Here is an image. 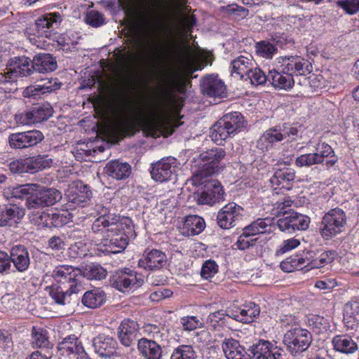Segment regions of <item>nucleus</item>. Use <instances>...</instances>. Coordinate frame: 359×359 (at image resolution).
I'll return each instance as SVG.
<instances>
[{
  "label": "nucleus",
  "instance_id": "16",
  "mask_svg": "<svg viewBox=\"0 0 359 359\" xmlns=\"http://www.w3.org/2000/svg\"><path fill=\"white\" fill-rule=\"evenodd\" d=\"M203 95L211 97H223L226 95V86L217 76L208 75L201 81Z\"/></svg>",
  "mask_w": 359,
  "mask_h": 359
},
{
  "label": "nucleus",
  "instance_id": "27",
  "mask_svg": "<svg viewBox=\"0 0 359 359\" xmlns=\"http://www.w3.org/2000/svg\"><path fill=\"white\" fill-rule=\"evenodd\" d=\"M283 140L280 126H276L266 130L259 137L257 147L259 149L268 150L272 145Z\"/></svg>",
  "mask_w": 359,
  "mask_h": 359
},
{
  "label": "nucleus",
  "instance_id": "58",
  "mask_svg": "<svg viewBox=\"0 0 359 359\" xmlns=\"http://www.w3.org/2000/svg\"><path fill=\"white\" fill-rule=\"evenodd\" d=\"M216 195H213L212 198L205 190L202 189L195 194V199L198 204L200 205H212L219 201V192H215Z\"/></svg>",
  "mask_w": 359,
  "mask_h": 359
},
{
  "label": "nucleus",
  "instance_id": "50",
  "mask_svg": "<svg viewBox=\"0 0 359 359\" xmlns=\"http://www.w3.org/2000/svg\"><path fill=\"white\" fill-rule=\"evenodd\" d=\"M280 269L287 273L292 272L296 269L304 268L303 256L292 257L283 261L280 264Z\"/></svg>",
  "mask_w": 359,
  "mask_h": 359
},
{
  "label": "nucleus",
  "instance_id": "45",
  "mask_svg": "<svg viewBox=\"0 0 359 359\" xmlns=\"http://www.w3.org/2000/svg\"><path fill=\"white\" fill-rule=\"evenodd\" d=\"M49 294L58 305H66L69 303V297L73 294L69 292V288L65 290L62 286L52 285L49 288Z\"/></svg>",
  "mask_w": 359,
  "mask_h": 359
},
{
  "label": "nucleus",
  "instance_id": "38",
  "mask_svg": "<svg viewBox=\"0 0 359 359\" xmlns=\"http://www.w3.org/2000/svg\"><path fill=\"white\" fill-rule=\"evenodd\" d=\"M118 222V218H110L109 219H105V217H98L94 221L91 229L93 233L102 235L107 233V235L116 229Z\"/></svg>",
  "mask_w": 359,
  "mask_h": 359
},
{
  "label": "nucleus",
  "instance_id": "51",
  "mask_svg": "<svg viewBox=\"0 0 359 359\" xmlns=\"http://www.w3.org/2000/svg\"><path fill=\"white\" fill-rule=\"evenodd\" d=\"M256 53L266 59H271L277 50L276 46L269 41H262L255 46Z\"/></svg>",
  "mask_w": 359,
  "mask_h": 359
},
{
  "label": "nucleus",
  "instance_id": "15",
  "mask_svg": "<svg viewBox=\"0 0 359 359\" xmlns=\"http://www.w3.org/2000/svg\"><path fill=\"white\" fill-rule=\"evenodd\" d=\"M242 210L243 208L234 203L226 205L217 214L218 225L222 229L235 226L236 222L242 219Z\"/></svg>",
  "mask_w": 359,
  "mask_h": 359
},
{
  "label": "nucleus",
  "instance_id": "41",
  "mask_svg": "<svg viewBox=\"0 0 359 359\" xmlns=\"http://www.w3.org/2000/svg\"><path fill=\"white\" fill-rule=\"evenodd\" d=\"M25 215V210L17 205H11L0 211V226L8 225L12 220L20 219Z\"/></svg>",
  "mask_w": 359,
  "mask_h": 359
},
{
  "label": "nucleus",
  "instance_id": "4",
  "mask_svg": "<svg viewBox=\"0 0 359 359\" xmlns=\"http://www.w3.org/2000/svg\"><path fill=\"white\" fill-rule=\"evenodd\" d=\"M283 341L287 351L293 356H297L308 349L312 341V337L307 330L294 327L286 332Z\"/></svg>",
  "mask_w": 359,
  "mask_h": 359
},
{
  "label": "nucleus",
  "instance_id": "46",
  "mask_svg": "<svg viewBox=\"0 0 359 359\" xmlns=\"http://www.w3.org/2000/svg\"><path fill=\"white\" fill-rule=\"evenodd\" d=\"M273 220V218L269 217L258 219L245 227V233H250L251 236L264 233L267 231L266 228L272 224Z\"/></svg>",
  "mask_w": 359,
  "mask_h": 359
},
{
  "label": "nucleus",
  "instance_id": "62",
  "mask_svg": "<svg viewBox=\"0 0 359 359\" xmlns=\"http://www.w3.org/2000/svg\"><path fill=\"white\" fill-rule=\"evenodd\" d=\"M86 22L94 27H97L104 23V18L101 13L96 11H90L87 13Z\"/></svg>",
  "mask_w": 359,
  "mask_h": 359
},
{
  "label": "nucleus",
  "instance_id": "63",
  "mask_svg": "<svg viewBox=\"0 0 359 359\" xmlns=\"http://www.w3.org/2000/svg\"><path fill=\"white\" fill-rule=\"evenodd\" d=\"M299 244V241L294 238L285 240L283 242V243L279 246V248L276 250V255L279 256L285 253H287L298 247Z\"/></svg>",
  "mask_w": 359,
  "mask_h": 359
},
{
  "label": "nucleus",
  "instance_id": "47",
  "mask_svg": "<svg viewBox=\"0 0 359 359\" xmlns=\"http://www.w3.org/2000/svg\"><path fill=\"white\" fill-rule=\"evenodd\" d=\"M47 331L41 327H34L32 330V344L34 347H46L49 344Z\"/></svg>",
  "mask_w": 359,
  "mask_h": 359
},
{
  "label": "nucleus",
  "instance_id": "54",
  "mask_svg": "<svg viewBox=\"0 0 359 359\" xmlns=\"http://www.w3.org/2000/svg\"><path fill=\"white\" fill-rule=\"evenodd\" d=\"M291 210L289 211H283V214H281L280 217H278L279 219L276 221V224L278 229L283 232H287L288 233H292L293 228H292V221L291 216Z\"/></svg>",
  "mask_w": 359,
  "mask_h": 359
},
{
  "label": "nucleus",
  "instance_id": "13",
  "mask_svg": "<svg viewBox=\"0 0 359 359\" xmlns=\"http://www.w3.org/2000/svg\"><path fill=\"white\" fill-rule=\"evenodd\" d=\"M6 70L5 74L11 79L29 76L34 72L32 60L25 55L11 57L7 62Z\"/></svg>",
  "mask_w": 359,
  "mask_h": 359
},
{
  "label": "nucleus",
  "instance_id": "33",
  "mask_svg": "<svg viewBox=\"0 0 359 359\" xmlns=\"http://www.w3.org/2000/svg\"><path fill=\"white\" fill-rule=\"evenodd\" d=\"M314 153L320 164L323 163L325 158H327L325 161L327 168L334 165L338 161L332 148L325 142L318 143L316 147V152Z\"/></svg>",
  "mask_w": 359,
  "mask_h": 359
},
{
  "label": "nucleus",
  "instance_id": "11",
  "mask_svg": "<svg viewBox=\"0 0 359 359\" xmlns=\"http://www.w3.org/2000/svg\"><path fill=\"white\" fill-rule=\"evenodd\" d=\"M53 160L48 155H38L25 159L21 162H13L10 168L13 172L35 173L50 168Z\"/></svg>",
  "mask_w": 359,
  "mask_h": 359
},
{
  "label": "nucleus",
  "instance_id": "56",
  "mask_svg": "<svg viewBox=\"0 0 359 359\" xmlns=\"http://www.w3.org/2000/svg\"><path fill=\"white\" fill-rule=\"evenodd\" d=\"M250 79L252 85L259 86L264 84L269 80V75L266 76L264 72L254 66L246 76Z\"/></svg>",
  "mask_w": 359,
  "mask_h": 359
},
{
  "label": "nucleus",
  "instance_id": "8",
  "mask_svg": "<svg viewBox=\"0 0 359 359\" xmlns=\"http://www.w3.org/2000/svg\"><path fill=\"white\" fill-rule=\"evenodd\" d=\"M44 139L43 134L38 130L11 133L8 143L11 149L22 150L33 147Z\"/></svg>",
  "mask_w": 359,
  "mask_h": 359
},
{
  "label": "nucleus",
  "instance_id": "5",
  "mask_svg": "<svg viewBox=\"0 0 359 359\" xmlns=\"http://www.w3.org/2000/svg\"><path fill=\"white\" fill-rule=\"evenodd\" d=\"M81 269L71 265H59L53 270L51 276L64 287L69 288V292L77 293L81 288Z\"/></svg>",
  "mask_w": 359,
  "mask_h": 359
},
{
  "label": "nucleus",
  "instance_id": "19",
  "mask_svg": "<svg viewBox=\"0 0 359 359\" xmlns=\"http://www.w3.org/2000/svg\"><path fill=\"white\" fill-rule=\"evenodd\" d=\"M57 350L62 355H79L81 359L86 355L84 348L79 337L75 334L69 335L62 339L57 345Z\"/></svg>",
  "mask_w": 359,
  "mask_h": 359
},
{
  "label": "nucleus",
  "instance_id": "39",
  "mask_svg": "<svg viewBox=\"0 0 359 359\" xmlns=\"http://www.w3.org/2000/svg\"><path fill=\"white\" fill-rule=\"evenodd\" d=\"M226 126L225 123H223L219 119L213 126L211 128L210 137L217 144H222V142L227 138L234 135L231 130Z\"/></svg>",
  "mask_w": 359,
  "mask_h": 359
},
{
  "label": "nucleus",
  "instance_id": "20",
  "mask_svg": "<svg viewBox=\"0 0 359 359\" xmlns=\"http://www.w3.org/2000/svg\"><path fill=\"white\" fill-rule=\"evenodd\" d=\"M66 195L69 202L76 205L84 206L90 201L92 193L87 185L78 181L70 186Z\"/></svg>",
  "mask_w": 359,
  "mask_h": 359
},
{
  "label": "nucleus",
  "instance_id": "18",
  "mask_svg": "<svg viewBox=\"0 0 359 359\" xmlns=\"http://www.w3.org/2000/svg\"><path fill=\"white\" fill-rule=\"evenodd\" d=\"M139 325L135 320L124 319L118 328V337L125 346H130L137 339Z\"/></svg>",
  "mask_w": 359,
  "mask_h": 359
},
{
  "label": "nucleus",
  "instance_id": "31",
  "mask_svg": "<svg viewBox=\"0 0 359 359\" xmlns=\"http://www.w3.org/2000/svg\"><path fill=\"white\" fill-rule=\"evenodd\" d=\"M105 173L116 180L128 177L131 172V167L127 163L118 161L109 162L104 168Z\"/></svg>",
  "mask_w": 359,
  "mask_h": 359
},
{
  "label": "nucleus",
  "instance_id": "26",
  "mask_svg": "<svg viewBox=\"0 0 359 359\" xmlns=\"http://www.w3.org/2000/svg\"><path fill=\"white\" fill-rule=\"evenodd\" d=\"M32 66L34 72L47 73L57 69L55 58L50 53H39L33 57Z\"/></svg>",
  "mask_w": 359,
  "mask_h": 359
},
{
  "label": "nucleus",
  "instance_id": "53",
  "mask_svg": "<svg viewBox=\"0 0 359 359\" xmlns=\"http://www.w3.org/2000/svg\"><path fill=\"white\" fill-rule=\"evenodd\" d=\"M309 325L317 334L324 332L329 327V322L320 316H312L309 318Z\"/></svg>",
  "mask_w": 359,
  "mask_h": 359
},
{
  "label": "nucleus",
  "instance_id": "21",
  "mask_svg": "<svg viewBox=\"0 0 359 359\" xmlns=\"http://www.w3.org/2000/svg\"><path fill=\"white\" fill-rule=\"evenodd\" d=\"M295 172L290 168L278 169L269 182L273 189L290 190L293 186Z\"/></svg>",
  "mask_w": 359,
  "mask_h": 359
},
{
  "label": "nucleus",
  "instance_id": "60",
  "mask_svg": "<svg viewBox=\"0 0 359 359\" xmlns=\"http://www.w3.org/2000/svg\"><path fill=\"white\" fill-rule=\"evenodd\" d=\"M336 5L350 15L359 12L357 0H337Z\"/></svg>",
  "mask_w": 359,
  "mask_h": 359
},
{
  "label": "nucleus",
  "instance_id": "34",
  "mask_svg": "<svg viewBox=\"0 0 359 359\" xmlns=\"http://www.w3.org/2000/svg\"><path fill=\"white\" fill-rule=\"evenodd\" d=\"M222 350L227 359H238L248 355V351L241 346L238 341L233 338H226L222 344Z\"/></svg>",
  "mask_w": 359,
  "mask_h": 359
},
{
  "label": "nucleus",
  "instance_id": "49",
  "mask_svg": "<svg viewBox=\"0 0 359 359\" xmlns=\"http://www.w3.org/2000/svg\"><path fill=\"white\" fill-rule=\"evenodd\" d=\"M291 216L292 221L293 232L295 231H303L309 228L310 224V218L304 215L299 214L291 210Z\"/></svg>",
  "mask_w": 359,
  "mask_h": 359
},
{
  "label": "nucleus",
  "instance_id": "55",
  "mask_svg": "<svg viewBox=\"0 0 359 359\" xmlns=\"http://www.w3.org/2000/svg\"><path fill=\"white\" fill-rule=\"evenodd\" d=\"M114 130L119 135H130L133 130V124L128 119L121 117L114 123Z\"/></svg>",
  "mask_w": 359,
  "mask_h": 359
},
{
  "label": "nucleus",
  "instance_id": "10",
  "mask_svg": "<svg viewBox=\"0 0 359 359\" xmlns=\"http://www.w3.org/2000/svg\"><path fill=\"white\" fill-rule=\"evenodd\" d=\"M248 359H284V351L268 340H259L248 349Z\"/></svg>",
  "mask_w": 359,
  "mask_h": 359
},
{
  "label": "nucleus",
  "instance_id": "14",
  "mask_svg": "<svg viewBox=\"0 0 359 359\" xmlns=\"http://www.w3.org/2000/svg\"><path fill=\"white\" fill-rule=\"evenodd\" d=\"M278 63L281 64L282 72L292 77L294 74L305 75L312 71L309 62L299 56L281 57Z\"/></svg>",
  "mask_w": 359,
  "mask_h": 359
},
{
  "label": "nucleus",
  "instance_id": "43",
  "mask_svg": "<svg viewBox=\"0 0 359 359\" xmlns=\"http://www.w3.org/2000/svg\"><path fill=\"white\" fill-rule=\"evenodd\" d=\"M205 224L204 219L197 215H190L187 217L184 223V229L187 231L188 235H198L205 229Z\"/></svg>",
  "mask_w": 359,
  "mask_h": 359
},
{
  "label": "nucleus",
  "instance_id": "40",
  "mask_svg": "<svg viewBox=\"0 0 359 359\" xmlns=\"http://www.w3.org/2000/svg\"><path fill=\"white\" fill-rule=\"evenodd\" d=\"M220 119L234 135L245 126L244 117L238 111L227 113Z\"/></svg>",
  "mask_w": 359,
  "mask_h": 359
},
{
  "label": "nucleus",
  "instance_id": "3",
  "mask_svg": "<svg viewBox=\"0 0 359 359\" xmlns=\"http://www.w3.org/2000/svg\"><path fill=\"white\" fill-rule=\"evenodd\" d=\"M345 212L339 208L330 210L322 218L320 232L323 238L329 240L342 233L346 224Z\"/></svg>",
  "mask_w": 359,
  "mask_h": 359
},
{
  "label": "nucleus",
  "instance_id": "23",
  "mask_svg": "<svg viewBox=\"0 0 359 359\" xmlns=\"http://www.w3.org/2000/svg\"><path fill=\"white\" fill-rule=\"evenodd\" d=\"M167 262L166 255L161 250L153 249L145 252L138 262V265L148 270H156L163 267Z\"/></svg>",
  "mask_w": 359,
  "mask_h": 359
},
{
  "label": "nucleus",
  "instance_id": "48",
  "mask_svg": "<svg viewBox=\"0 0 359 359\" xmlns=\"http://www.w3.org/2000/svg\"><path fill=\"white\" fill-rule=\"evenodd\" d=\"M41 220H44L47 227H59L67 222V217L60 213H45L41 215Z\"/></svg>",
  "mask_w": 359,
  "mask_h": 359
},
{
  "label": "nucleus",
  "instance_id": "6",
  "mask_svg": "<svg viewBox=\"0 0 359 359\" xmlns=\"http://www.w3.org/2000/svg\"><path fill=\"white\" fill-rule=\"evenodd\" d=\"M226 156L222 148H216L201 153L198 160L200 165L195 171V176L201 179L205 178L218 170L217 165Z\"/></svg>",
  "mask_w": 359,
  "mask_h": 359
},
{
  "label": "nucleus",
  "instance_id": "28",
  "mask_svg": "<svg viewBox=\"0 0 359 359\" xmlns=\"http://www.w3.org/2000/svg\"><path fill=\"white\" fill-rule=\"evenodd\" d=\"M61 15L59 13H50L44 15L35 21L36 34L41 37H48L49 29L54 22H60Z\"/></svg>",
  "mask_w": 359,
  "mask_h": 359
},
{
  "label": "nucleus",
  "instance_id": "1",
  "mask_svg": "<svg viewBox=\"0 0 359 359\" xmlns=\"http://www.w3.org/2000/svg\"><path fill=\"white\" fill-rule=\"evenodd\" d=\"M136 236L130 220L119 221L116 229L111 231L98 245L97 250L104 255L117 254L126 249L130 239Z\"/></svg>",
  "mask_w": 359,
  "mask_h": 359
},
{
  "label": "nucleus",
  "instance_id": "22",
  "mask_svg": "<svg viewBox=\"0 0 359 359\" xmlns=\"http://www.w3.org/2000/svg\"><path fill=\"white\" fill-rule=\"evenodd\" d=\"M93 346L95 351L101 357L110 358L114 355H118L116 350L117 343L113 337L99 334L93 339Z\"/></svg>",
  "mask_w": 359,
  "mask_h": 359
},
{
  "label": "nucleus",
  "instance_id": "61",
  "mask_svg": "<svg viewBox=\"0 0 359 359\" xmlns=\"http://www.w3.org/2000/svg\"><path fill=\"white\" fill-rule=\"evenodd\" d=\"M44 89H46V88H43L41 84L37 83L25 88V89L23 90L22 95L25 97L38 99L40 98L42 95H46Z\"/></svg>",
  "mask_w": 359,
  "mask_h": 359
},
{
  "label": "nucleus",
  "instance_id": "37",
  "mask_svg": "<svg viewBox=\"0 0 359 359\" xmlns=\"http://www.w3.org/2000/svg\"><path fill=\"white\" fill-rule=\"evenodd\" d=\"M105 299V293L100 288H96L84 293L82 303L87 307L94 309L102 306Z\"/></svg>",
  "mask_w": 359,
  "mask_h": 359
},
{
  "label": "nucleus",
  "instance_id": "44",
  "mask_svg": "<svg viewBox=\"0 0 359 359\" xmlns=\"http://www.w3.org/2000/svg\"><path fill=\"white\" fill-rule=\"evenodd\" d=\"M81 269V278L89 280H102L107 276L106 270L99 264H90Z\"/></svg>",
  "mask_w": 359,
  "mask_h": 359
},
{
  "label": "nucleus",
  "instance_id": "35",
  "mask_svg": "<svg viewBox=\"0 0 359 359\" xmlns=\"http://www.w3.org/2000/svg\"><path fill=\"white\" fill-rule=\"evenodd\" d=\"M332 343L336 351L346 354L353 353L358 349L357 344L346 334L334 337Z\"/></svg>",
  "mask_w": 359,
  "mask_h": 359
},
{
  "label": "nucleus",
  "instance_id": "29",
  "mask_svg": "<svg viewBox=\"0 0 359 359\" xmlns=\"http://www.w3.org/2000/svg\"><path fill=\"white\" fill-rule=\"evenodd\" d=\"M138 348L147 359H160L162 355L161 346L154 340L142 338L138 341Z\"/></svg>",
  "mask_w": 359,
  "mask_h": 359
},
{
  "label": "nucleus",
  "instance_id": "42",
  "mask_svg": "<svg viewBox=\"0 0 359 359\" xmlns=\"http://www.w3.org/2000/svg\"><path fill=\"white\" fill-rule=\"evenodd\" d=\"M33 184H25L15 187H9L4 191V194L8 198L25 199L29 197Z\"/></svg>",
  "mask_w": 359,
  "mask_h": 359
},
{
  "label": "nucleus",
  "instance_id": "36",
  "mask_svg": "<svg viewBox=\"0 0 359 359\" xmlns=\"http://www.w3.org/2000/svg\"><path fill=\"white\" fill-rule=\"evenodd\" d=\"M269 81L273 86L279 89H290L294 85L293 77L288 74H284L282 72H277L275 69L269 72Z\"/></svg>",
  "mask_w": 359,
  "mask_h": 359
},
{
  "label": "nucleus",
  "instance_id": "12",
  "mask_svg": "<svg viewBox=\"0 0 359 359\" xmlns=\"http://www.w3.org/2000/svg\"><path fill=\"white\" fill-rule=\"evenodd\" d=\"M176 171V159L169 156L163 158L152 164L151 175L153 180L164 182L175 179Z\"/></svg>",
  "mask_w": 359,
  "mask_h": 359
},
{
  "label": "nucleus",
  "instance_id": "17",
  "mask_svg": "<svg viewBox=\"0 0 359 359\" xmlns=\"http://www.w3.org/2000/svg\"><path fill=\"white\" fill-rule=\"evenodd\" d=\"M142 282V280L137 279L135 272L128 269L115 272L111 279V285L121 292H125L135 285H140Z\"/></svg>",
  "mask_w": 359,
  "mask_h": 359
},
{
  "label": "nucleus",
  "instance_id": "59",
  "mask_svg": "<svg viewBox=\"0 0 359 359\" xmlns=\"http://www.w3.org/2000/svg\"><path fill=\"white\" fill-rule=\"evenodd\" d=\"M297 166L302 167H311L314 165L320 164L315 153H309L302 154L297 157L295 161Z\"/></svg>",
  "mask_w": 359,
  "mask_h": 359
},
{
  "label": "nucleus",
  "instance_id": "9",
  "mask_svg": "<svg viewBox=\"0 0 359 359\" xmlns=\"http://www.w3.org/2000/svg\"><path fill=\"white\" fill-rule=\"evenodd\" d=\"M53 109L49 103L33 106L31 109L15 115L19 124L32 125L47 121L53 115Z\"/></svg>",
  "mask_w": 359,
  "mask_h": 359
},
{
  "label": "nucleus",
  "instance_id": "52",
  "mask_svg": "<svg viewBox=\"0 0 359 359\" xmlns=\"http://www.w3.org/2000/svg\"><path fill=\"white\" fill-rule=\"evenodd\" d=\"M144 32L142 46L145 50L149 51L155 47V43L150 37L155 32V27L149 22H145L144 24Z\"/></svg>",
  "mask_w": 359,
  "mask_h": 359
},
{
  "label": "nucleus",
  "instance_id": "25",
  "mask_svg": "<svg viewBox=\"0 0 359 359\" xmlns=\"http://www.w3.org/2000/svg\"><path fill=\"white\" fill-rule=\"evenodd\" d=\"M312 254L311 252H306L303 255L304 268H306L307 271L320 269L331 263L334 259L336 252L333 250L323 252L316 257H313Z\"/></svg>",
  "mask_w": 359,
  "mask_h": 359
},
{
  "label": "nucleus",
  "instance_id": "32",
  "mask_svg": "<svg viewBox=\"0 0 359 359\" xmlns=\"http://www.w3.org/2000/svg\"><path fill=\"white\" fill-rule=\"evenodd\" d=\"M148 119L147 124L152 130H164L167 126H170L171 120L165 116H163L161 111L154 106H151L150 109L147 114Z\"/></svg>",
  "mask_w": 359,
  "mask_h": 359
},
{
  "label": "nucleus",
  "instance_id": "57",
  "mask_svg": "<svg viewBox=\"0 0 359 359\" xmlns=\"http://www.w3.org/2000/svg\"><path fill=\"white\" fill-rule=\"evenodd\" d=\"M194 354L195 353L191 346L182 345L174 350L170 359H194Z\"/></svg>",
  "mask_w": 359,
  "mask_h": 359
},
{
  "label": "nucleus",
  "instance_id": "24",
  "mask_svg": "<svg viewBox=\"0 0 359 359\" xmlns=\"http://www.w3.org/2000/svg\"><path fill=\"white\" fill-rule=\"evenodd\" d=\"M260 310L258 305L254 302H250L243 308H237L236 310H228L227 316L243 323H251L253 319L259 314Z\"/></svg>",
  "mask_w": 359,
  "mask_h": 359
},
{
  "label": "nucleus",
  "instance_id": "64",
  "mask_svg": "<svg viewBox=\"0 0 359 359\" xmlns=\"http://www.w3.org/2000/svg\"><path fill=\"white\" fill-rule=\"evenodd\" d=\"M218 266L215 261L208 260L202 266L201 275L203 278L208 279L217 272Z\"/></svg>",
  "mask_w": 359,
  "mask_h": 359
},
{
  "label": "nucleus",
  "instance_id": "7",
  "mask_svg": "<svg viewBox=\"0 0 359 359\" xmlns=\"http://www.w3.org/2000/svg\"><path fill=\"white\" fill-rule=\"evenodd\" d=\"M11 263L15 269L11 277L13 286H20L21 278L20 273L25 272L30 265V257L27 249L22 245L13 246L10 252Z\"/></svg>",
  "mask_w": 359,
  "mask_h": 359
},
{
  "label": "nucleus",
  "instance_id": "30",
  "mask_svg": "<svg viewBox=\"0 0 359 359\" xmlns=\"http://www.w3.org/2000/svg\"><path fill=\"white\" fill-rule=\"evenodd\" d=\"M255 65V60L251 55H240L231 62V73L236 74L243 79Z\"/></svg>",
  "mask_w": 359,
  "mask_h": 359
},
{
  "label": "nucleus",
  "instance_id": "2",
  "mask_svg": "<svg viewBox=\"0 0 359 359\" xmlns=\"http://www.w3.org/2000/svg\"><path fill=\"white\" fill-rule=\"evenodd\" d=\"M29 197L27 202H25V206L29 210L53 205L62 198L61 192L58 190L46 189L36 184H33Z\"/></svg>",
  "mask_w": 359,
  "mask_h": 359
}]
</instances>
